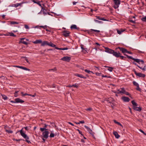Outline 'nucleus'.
<instances>
[{"label":"nucleus","mask_w":146,"mask_h":146,"mask_svg":"<svg viewBox=\"0 0 146 146\" xmlns=\"http://www.w3.org/2000/svg\"><path fill=\"white\" fill-rule=\"evenodd\" d=\"M25 3V2H22L21 3H17L18 7L19 6H21V5Z\"/></svg>","instance_id":"47"},{"label":"nucleus","mask_w":146,"mask_h":146,"mask_svg":"<svg viewBox=\"0 0 146 146\" xmlns=\"http://www.w3.org/2000/svg\"><path fill=\"white\" fill-rule=\"evenodd\" d=\"M84 127L86 128V129L90 133V134H91V130L86 125H85Z\"/></svg>","instance_id":"26"},{"label":"nucleus","mask_w":146,"mask_h":146,"mask_svg":"<svg viewBox=\"0 0 146 146\" xmlns=\"http://www.w3.org/2000/svg\"><path fill=\"white\" fill-rule=\"evenodd\" d=\"M85 71L86 72H87V73H88L89 74H90L91 72V71L89 70H88L87 69H86L85 70Z\"/></svg>","instance_id":"53"},{"label":"nucleus","mask_w":146,"mask_h":146,"mask_svg":"<svg viewBox=\"0 0 146 146\" xmlns=\"http://www.w3.org/2000/svg\"><path fill=\"white\" fill-rule=\"evenodd\" d=\"M114 4L113 7L115 9H116L119 7V5L120 4V0H113Z\"/></svg>","instance_id":"4"},{"label":"nucleus","mask_w":146,"mask_h":146,"mask_svg":"<svg viewBox=\"0 0 146 146\" xmlns=\"http://www.w3.org/2000/svg\"><path fill=\"white\" fill-rule=\"evenodd\" d=\"M96 17L99 20H100L104 21H108L107 19H105L104 17H101L99 16H97Z\"/></svg>","instance_id":"25"},{"label":"nucleus","mask_w":146,"mask_h":146,"mask_svg":"<svg viewBox=\"0 0 146 146\" xmlns=\"http://www.w3.org/2000/svg\"><path fill=\"white\" fill-rule=\"evenodd\" d=\"M133 64H134L135 65L137 66V67H138L139 68H140L142 70H143L145 71L146 70V65H145L144 66V67L142 68V67H140V66H139L135 62H133Z\"/></svg>","instance_id":"13"},{"label":"nucleus","mask_w":146,"mask_h":146,"mask_svg":"<svg viewBox=\"0 0 146 146\" xmlns=\"http://www.w3.org/2000/svg\"><path fill=\"white\" fill-rule=\"evenodd\" d=\"M44 131L42 132V135L43 137L46 139L48 137L49 132L48 131V130Z\"/></svg>","instance_id":"6"},{"label":"nucleus","mask_w":146,"mask_h":146,"mask_svg":"<svg viewBox=\"0 0 146 146\" xmlns=\"http://www.w3.org/2000/svg\"><path fill=\"white\" fill-rule=\"evenodd\" d=\"M141 20L144 22H146V16L145 17H143L141 19Z\"/></svg>","instance_id":"48"},{"label":"nucleus","mask_w":146,"mask_h":146,"mask_svg":"<svg viewBox=\"0 0 146 146\" xmlns=\"http://www.w3.org/2000/svg\"><path fill=\"white\" fill-rule=\"evenodd\" d=\"M70 28L71 29H78V28H77V26L76 25H72L70 27Z\"/></svg>","instance_id":"29"},{"label":"nucleus","mask_w":146,"mask_h":146,"mask_svg":"<svg viewBox=\"0 0 146 146\" xmlns=\"http://www.w3.org/2000/svg\"><path fill=\"white\" fill-rule=\"evenodd\" d=\"M48 45L53 47H55H55H56V45L55 44H53L52 42H50V43H48Z\"/></svg>","instance_id":"23"},{"label":"nucleus","mask_w":146,"mask_h":146,"mask_svg":"<svg viewBox=\"0 0 146 146\" xmlns=\"http://www.w3.org/2000/svg\"><path fill=\"white\" fill-rule=\"evenodd\" d=\"M92 137L94 139H96V137L97 135L94 132H93L92 131Z\"/></svg>","instance_id":"30"},{"label":"nucleus","mask_w":146,"mask_h":146,"mask_svg":"<svg viewBox=\"0 0 146 146\" xmlns=\"http://www.w3.org/2000/svg\"><path fill=\"white\" fill-rule=\"evenodd\" d=\"M10 6L12 7H18V5L17 3L15 4H11Z\"/></svg>","instance_id":"41"},{"label":"nucleus","mask_w":146,"mask_h":146,"mask_svg":"<svg viewBox=\"0 0 146 146\" xmlns=\"http://www.w3.org/2000/svg\"><path fill=\"white\" fill-rule=\"evenodd\" d=\"M121 99L124 102H128L130 101L129 98L128 97L126 96L122 97Z\"/></svg>","instance_id":"14"},{"label":"nucleus","mask_w":146,"mask_h":146,"mask_svg":"<svg viewBox=\"0 0 146 146\" xmlns=\"http://www.w3.org/2000/svg\"><path fill=\"white\" fill-rule=\"evenodd\" d=\"M41 46H44L45 45H48V42L47 41H44L43 42H42V43H41Z\"/></svg>","instance_id":"20"},{"label":"nucleus","mask_w":146,"mask_h":146,"mask_svg":"<svg viewBox=\"0 0 146 146\" xmlns=\"http://www.w3.org/2000/svg\"><path fill=\"white\" fill-rule=\"evenodd\" d=\"M55 135L54 133H51L49 136V137L50 138L54 137Z\"/></svg>","instance_id":"42"},{"label":"nucleus","mask_w":146,"mask_h":146,"mask_svg":"<svg viewBox=\"0 0 146 146\" xmlns=\"http://www.w3.org/2000/svg\"><path fill=\"white\" fill-rule=\"evenodd\" d=\"M129 22H131L133 23H135V21H133V20H130L129 21Z\"/></svg>","instance_id":"61"},{"label":"nucleus","mask_w":146,"mask_h":146,"mask_svg":"<svg viewBox=\"0 0 146 146\" xmlns=\"http://www.w3.org/2000/svg\"><path fill=\"white\" fill-rule=\"evenodd\" d=\"M21 69H23V70H27L28 71H30V69L28 68H27L25 67L22 66Z\"/></svg>","instance_id":"37"},{"label":"nucleus","mask_w":146,"mask_h":146,"mask_svg":"<svg viewBox=\"0 0 146 146\" xmlns=\"http://www.w3.org/2000/svg\"><path fill=\"white\" fill-rule=\"evenodd\" d=\"M136 59L138 60H137V61H135V62L139 63V64H140V62H141L142 64H144V61L143 60H140V59Z\"/></svg>","instance_id":"28"},{"label":"nucleus","mask_w":146,"mask_h":146,"mask_svg":"<svg viewBox=\"0 0 146 146\" xmlns=\"http://www.w3.org/2000/svg\"><path fill=\"white\" fill-rule=\"evenodd\" d=\"M105 67H107L108 68V70H109L110 72H112L113 69V68L112 67H110L109 66H105Z\"/></svg>","instance_id":"31"},{"label":"nucleus","mask_w":146,"mask_h":146,"mask_svg":"<svg viewBox=\"0 0 146 146\" xmlns=\"http://www.w3.org/2000/svg\"><path fill=\"white\" fill-rule=\"evenodd\" d=\"M71 58L69 56H64L62 58L61 60H62L68 62L71 60Z\"/></svg>","instance_id":"7"},{"label":"nucleus","mask_w":146,"mask_h":146,"mask_svg":"<svg viewBox=\"0 0 146 146\" xmlns=\"http://www.w3.org/2000/svg\"><path fill=\"white\" fill-rule=\"evenodd\" d=\"M6 131L8 133H12L13 132L12 131L10 130H6Z\"/></svg>","instance_id":"46"},{"label":"nucleus","mask_w":146,"mask_h":146,"mask_svg":"<svg viewBox=\"0 0 146 146\" xmlns=\"http://www.w3.org/2000/svg\"><path fill=\"white\" fill-rule=\"evenodd\" d=\"M96 74L97 76H100L101 75V73H96Z\"/></svg>","instance_id":"62"},{"label":"nucleus","mask_w":146,"mask_h":146,"mask_svg":"<svg viewBox=\"0 0 146 146\" xmlns=\"http://www.w3.org/2000/svg\"><path fill=\"white\" fill-rule=\"evenodd\" d=\"M102 77H106V78H111V77L110 76H108L107 75H102Z\"/></svg>","instance_id":"45"},{"label":"nucleus","mask_w":146,"mask_h":146,"mask_svg":"<svg viewBox=\"0 0 146 146\" xmlns=\"http://www.w3.org/2000/svg\"><path fill=\"white\" fill-rule=\"evenodd\" d=\"M72 85H73V87H74L76 88H77L78 86L76 84H74Z\"/></svg>","instance_id":"63"},{"label":"nucleus","mask_w":146,"mask_h":146,"mask_svg":"<svg viewBox=\"0 0 146 146\" xmlns=\"http://www.w3.org/2000/svg\"><path fill=\"white\" fill-rule=\"evenodd\" d=\"M136 90L139 91H141V89L139 88V85L137 86Z\"/></svg>","instance_id":"49"},{"label":"nucleus","mask_w":146,"mask_h":146,"mask_svg":"<svg viewBox=\"0 0 146 146\" xmlns=\"http://www.w3.org/2000/svg\"><path fill=\"white\" fill-rule=\"evenodd\" d=\"M124 94H125L126 95L129 96L130 97V96L131 95L128 92L125 91V93Z\"/></svg>","instance_id":"50"},{"label":"nucleus","mask_w":146,"mask_h":146,"mask_svg":"<svg viewBox=\"0 0 146 146\" xmlns=\"http://www.w3.org/2000/svg\"><path fill=\"white\" fill-rule=\"evenodd\" d=\"M14 140H15L16 141H21V140H24L23 139H13Z\"/></svg>","instance_id":"57"},{"label":"nucleus","mask_w":146,"mask_h":146,"mask_svg":"<svg viewBox=\"0 0 146 146\" xmlns=\"http://www.w3.org/2000/svg\"><path fill=\"white\" fill-rule=\"evenodd\" d=\"M124 31V30H117V32L118 34H121Z\"/></svg>","instance_id":"35"},{"label":"nucleus","mask_w":146,"mask_h":146,"mask_svg":"<svg viewBox=\"0 0 146 146\" xmlns=\"http://www.w3.org/2000/svg\"><path fill=\"white\" fill-rule=\"evenodd\" d=\"M23 128L20 130L18 131L17 132H16V133H17L20 132L21 136H22L24 139H25L26 141L28 143H31V142H30V141L29 140V137L27 135V134H25L23 132Z\"/></svg>","instance_id":"2"},{"label":"nucleus","mask_w":146,"mask_h":146,"mask_svg":"<svg viewBox=\"0 0 146 146\" xmlns=\"http://www.w3.org/2000/svg\"><path fill=\"white\" fill-rule=\"evenodd\" d=\"M119 49L120 51L122 52L123 53H126V52L127 51V50L125 48H123L122 47H118L115 48L116 50H117L118 49Z\"/></svg>","instance_id":"8"},{"label":"nucleus","mask_w":146,"mask_h":146,"mask_svg":"<svg viewBox=\"0 0 146 146\" xmlns=\"http://www.w3.org/2000/svg\"><path fill=\"white\" fill-rule=\"evenodd\" d=\"M99 48L97 47H94L93 46L92 47V52L93 53V55H94L96 53V51Z\"/></svg>","instance_id":"11"},{"label":"nucleus","mask_w":146,"mask_h":146,"mask_svg":"<svg viewBox=\"0 0 146 146\" xmlns=\"http://www.w3.org/2000/svg\"><path fill=\"white\" fill-rule=\"evenodd\" d=\"M113 134L114 135L116 138L118 139L120 137L119 135L118 134L117 132L116 131H113Z\"/></svg>","instance_id":"19"},{"label":"nucleus","mask_w":146,"mask_h":146,"mask_svg":"<svg viewBox=\"0 0 146 146\" xmlns=\"http://www.w3.org/2000/svg\"><path fill=\"white\" fill-rule=\"evenodd\" d=\"M139 131H141V133H143V134H144V135H146V133H145L144 132V131L142 130L141 129H140L139 130Z\"/></svg>","instance_id":"52"},{"label":"nucleus","mask_w":146,"mask_h":146,"mask_svg":"<svg viewBox=\"0 0 146 146\" xmlns=\"http://www.w3.org/2000/svg\"><path fill=\"white\" fill-rule=\"evenodd\" d=\"M55 49L58 50H65L68 49L67 47H66L63 48H59L57 47H55Z\"/></svg>","instance_id":"24"},{"label":"nucleus","mask_w":146,"mask_h":146,"mask_svg":"<svg viewBox=\"0 0 146 146\" xmlns=\"http://www.w3.org/2000/svg\"><path fill=\"white\" fill-rule=\"evenodd\" d=\"M19 92V91H16L15 93H14V96L15 97H18V95L17 94Z\"/></svg>","instance_id":"43"},{"label":"nucleus","mask_w":146,"mask_h":146,"mask_svg":"<svg viewBox=\"0 0 146 146\" xmlns=\"http://www.w3.org/2000/svg\"><path fill=\"white\" fill-rule=\"evenodd\" d=\"M42 41L41 40H36L33 42V43L35 44L40 43H42Z\"/></svg>","instance_id":"21"},{"label":"nucleus","mask_w":146,"mask_h":146,"mask_svg":"<svg viewBox=\"0 0 146 146\" xmlns=\"http://www.w3.org/2000/svg\"><path fill=\"white\" fill-rule=\"evenodd\" d=\"M113 98L111 97H110L106 99V100L108 103H112V102L113 101Z\"/></svg>","instance_id":"17"},{"label":"nucleus","mask_w":146,"mask_h":146,"mask_svg":"<svg viewBox=\"0 0 146 146\" xmlns=\"http://www.w3.org/2000/svg\"><path fill=\"white\" fill-rule=\"evenodd\" d=\"M126 53L131 54H132V52H131L130 51H128L127 50L126 52Z\"/></svg>","instance_id":"60"},{"label":"nucleus","mask_w":146,"mask_h":146,"mask_svg":"<svg viewBox=\"0 0 146 146\" xmlns=\"http://www.w3.org/2000/svg\"><path fill=\"white\" fill-rule=\"evenodd\" d=\"M113 121L115 123L118 124L121 127H122V125L119 122L117 121L116 120H113Z\"/></svg>","instance_id":"36"},{"label":"nucleus","mask_w":146,"mask_h":146,"mask_svg":"<svg viewBox=\"0 0 146 146\" xmlns=\"http://www.w3.org/2000/svg\"><path fill=\"white\" fill-rule=\"evenodd\" d=\"M44 127H41L40 128V131L42 132H43L44 130H48V129H46L47 126H49V127H50V125H47L46 124H44Z\"/></svg>","instance_id":"10"},{"label":"nucleus","mask_w":146,"mask_h":146,"mask_svg":"<svg viewBox=\"0 0 146 146\" xmlns=\"http://www.w3.org/2000/svg\"><path fill=\"white\" fill-rule=\"evenodd\" d=\"M25 27L27 29H29V27L27 25H25Z\"/></svg>","instance_id":"58"},{"label":"nucleus","mask_w":146,"mask_h":146,"mask_svg":"<svg viewBox=\"0 0 146 146\" xmlns=\"http://www.w3.org/2000/svg\"><path fill=\"white\" fill-rule=\"evenodd\" d=\"M56 68H54L53 69H50L49 70V71H56Z\"/></svg>","instance_id":"51"},{"label":"nucleus","mask_w":146,"mask_h":146,"mask_svg":"<svg viewBox=\"0 0 146 146\" xmlns=\"http://www.w3.org/2000/svg\"><path fill=\"white\" fill-rule=\"evenodd\" d=\"M25 59L26 61L28 63H29V61L28 60L27 57H25Z\"/></svg>","instance_id":"64"},{"label":"nucleus","mask_w":146,"mask_h":146,"mask_svg":"<svg viewBox=\"0 0 146 146\" xmlns=\"http://www.w3.org/2000/svg\"><path fill=\"white\" fill-rule=\"evenodd\" d=\"M28 96H31V97H35V96L36 94H34V95H32V94H29Z\"/></svg>","instance_id":"55"},{"label":"nucleus","mask_w":146,"mask_h":146,"mask_svg":"<svg viewBox=\"0 0 146 146\" xmlns=\"http://www.w3.org/2000/svg\"><path fill=\"white\" fill-rule=\"evenodd\" d=\"M133 71L134 72L135 74L136 75V76H138L139 77L144 78L145 76V75L144 74H142L140 72H137L135 69H133Z\"/></svg>","instance_id":"5"},{"label":"nucleus","mask_w":146,"mask_h":146,"mask_svg":"<svg viewBox=\"0 0 146 146\" xmlns=\"http://www.w3.org/2000/svg\"><path fill=\"white\" fill-rule=\"evenodd\" d=\"M10 24L11 25H13V24H19V23L18 22H16L15 21H11Z\"/></svg>","instance_id":"39"},{"label":"nucleus","mask_w":146,"mask_h":146,"mask_svg":"<svg viewBox=\"0 0 146 146\" xmlns=\"http://www.w3.org/2000/svg\"><path fill=\"white\" fill-rule=\"evenodd\" d=\"M93 45L94 47H97L99 48V46L100 45V44L98 42H96L95 43H93Z\"/></svg>","instance_id":"33"},{"label":"nucleus","mask_w":146,"mask_h":146,"mask_svg":"<svg viewBox=\"0 0 146 146\" xmlns=\"http://www.w3.org/2000/svg\"><path fill=\"white\" fill-rule=\"evenodd\" d=\"M15 102L16 103H21V104L24 102V101L19 98H17L15 99Z\"/></svg>","instance_id":"15"},{"label":"nucleus","mask_w":146,"mask_h":146,"mask_svg":"<svg viewBox=\"0 0 146 146\" xmlns=\"http://www.w3.org/2000/svg\"><path fill=\"white\" fill-rule=\"evenodd\" d=\"M41 11H42L43 14L44 15H45L47 14L46 10L45 8H44L43 7H42Z\"/></svg>","instance_id":"22"},{"label":"nucleus","mask_w":146,"mask_h":146,"mask_svg":"<svg viewBox=\"0 0 146 146\" xmlns=\"http://www.w3.org/2000/svg\"><path fill=\"white\" fill-rule=\"evenodd\" d=\"M120 89L121 90L119 92H114L115 93H117L118 94H124L125 93V88H120Z\"/></svg>","instance_id":"12"},{"label":"nucleus","mask_w":146,"mask_h":146,"mask_svg":"<svg viewBox=\"0 0 146 146\" xmlns=\"http://www.w3.org/2000/svg\"><path fill=\"white\" fill-rule=\"evenodd\" d=\"M94 32L97 33H100V31L99 30H95L92 29V34L94 33V32Z\"/></svg>","instance_id":"34"},{"label":"nucleus","mask_w":146,"mask_h":146,"mask_svg":"<svg viewBox=\"0 0 146 146\" xmlns=\"http://www.w3.org/2000/svg\"><path fill=\"white\" fill-rule=\"evenodd\" d=\"M133 84L134 85L136 86H138L139 85L138 83H137V82H136L135 81L133 82Z\"/></svg>","instance_id":"44"},{"label":"nucleus","mask_w":146,"mask_h":146,"mask_svg":"<svg viewBox=\"0 0 146 146\" xmlns=\"http://www.w3.org/2000/svg\"><path fill=\"white\" fill-rule=\"evenodd\" d=\"M14 66L15 67H17V68H20L21 69L22 68V66Z\"/></svg>","instance_id":"59"},{"label":"nucleus","mask_w":146,"mask_h":146,"mask_svg":"<svg viewBox=\"0 0 146 146\" xmlns=\"http://www.w3.org/2000/svg\"><path fill=\"white\" fill-rule=\"evenodd\" d=\"M84 123V121L83 120L80 121L78 123V124H80V123Z\"/></svg>","instance_id":"54"},{"label":"nucleus","mask_w":146,"mask_h":146,"mask_svg":"<svg viewBox=\"0 0 146 146\" xmlns=\"http://www.w3.org/2000/svg\"><path fill=\"white\" fill-rule=\"evenodd\" d=\"M9 35L10 36H13V37H16V35H15L12 32L9 33Z\"/></svg>","instance_id":"38"},{"label":"nucleus","mask_w":146,"mask_h":146,"mask_svg":"<svg viewBox=\"0 0 146 146\" xmlns=\"http://www.w3.org/2000/svg\"><path fill=\"white\" fill-rule=\"evenodd\" d=\"M124 55L126 56L127 57V58H128L134 60L135 61H137V60H138L137 59H136L133 58L131 56H129L128 55H127L126 54H124Z\"/></svg>","instance_id":"18"},{"label":"nucleus","mask_w":146,"mask_h":146,"mask_svg":"<svg viewBox=\"0 0 146 146\" xmlns=\"http://www.w3.org/2000/svg\"><path fill=\"white\" fill-rule=\"evenodd\" d=\"M75 75L76 76H77L78 77H80L82 78H85V77L84 76L82 75L79 74H76Z\"/></svg>","instance_id":"27"},{"label":"nucleus","mask_w":146,"mask_h":146,"mask_svg":"<svg viewBox=\"0 0 146 146\" xmlns=\"http://www.w3.org/2000/svg\"><path fill=\"white\" fill-rule=\"evenodd\" d=\"M77 130L78 131L79 134H81L82 135H83V134H82V132L81 131H80L79 129H77Z\"/></svg>","instance_id":"56"},{"label":"nucleus","mask_w":146,"mask_h":146,"mask_svg":"<svg viewBox=\"0 0 146 146\" xmlns=\"http://www.w3.org/2000/svg\"><path fill=\"white\" fill-rule=\"evenodd\" d=\"M94 21L96 23H103L102 21H99L96 20H94Z\"/></svg>","instance_id":"40"},{"label":"nucleus","mask_w":146,"mask_h":146,"mask_svg":"<svg viewBox=\"0 0 146 146\" xmlns=\"http://www.w3.org/2000/svg\"><path fill=\"white\" fill-rule=\"evenodd\" d=\"M131 103L133 106V109L137 111H141L142 110V108L141 107H137L138 105L135 102L134 100H132L131 101Z\"/></svg>","instance_id":"3"},{"label":"nucleus","mask_w":146,"mask_h":146,"mask_svg":"<svg viewBox=\"0 0 146 146\" xmlns=\"http://www.w3.org/2000/svg\"><path fill=\"white\" fill-rule=\"evenodd\" d=\"M1 96H2V98L3 99L5 100H7L8 98V97L5 95H3V94L1 95Z\"/></svg>","instance_id":"32"},{"label":"nucleus","mask_w":146,"mask_h":146,"mask_svg":"<svg viewBox=\"0 0 146 146\" xmlns=\"http://www.w3.org/2000/svg\"><path fill=\"white\" fill-rule=\"evenodd\" d=\"M25 39V38H20V41L19 42V43H22L24 44L27 45L28 44V43L27 42H26L24 41L23 40H24Z\"/></svg>","instance_id":"16"},{"label":"nucleus","mask_w":146,"mask_h":146,"mask_svg":"<svg viewBox=\"0 0 146 146\" xmlns=\"http://www.w3.org/2000/svg\"><path fill=\"white\" fill-rule=\"evenodd\" d=\"M105 49V52L110 54H112L113 55L117 58L120 57L121 60H125L126 57L121 56V54L119 51H115L114 50L107 47H104Z\"/></svg>","instance_id":"1"},{"label":"nucleus","mask_w":146,"mask_h":146,"mask_svg":"<svg viewBox=\"0 0 146 146\" xmlns=\"http://www.w3.org/2000/svg\"><path fill=\"white\" fill-rule=\"evenodd\" d=\"M70 32L67 31H64L62 32V34L65 37H68L69 36Z\"/></svg>","instance_id":"9"}]
</instances>
